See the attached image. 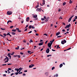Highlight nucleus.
Listing matches in <instances>:
<instances>
[{"label": "nucleus", "instance_id": "1", "mask_svg": "<svg viewBox=\"0 0 77 77\" xmlns=\"http://www.w3.org/2000/svg\"><path fill=\"white\" fill-rule=\"evenodd\" d=\"M12 14V12L11 11H8L7 12V14L8 15H11Z\"/></svg>", "mask_w": 77, "mask_h": 77}, {"label": "nucleus", "instance_id": "2", "mask_svg": "<svg viewBox=\"0 0 77 77\" xmlns=\"http://www.w3.org/2000/svg\"><path fill=\"white\" fill-rule=\"evenodd\" d=\"M42 10V9L41 8H38L36 10V11H39V12H41Z\"/></svg>", "mask_w": 77, "mask_h": 77}, {"label": "nucleus", "instance_id": "3", "mask_svg": "<svg viewBox=\"0 0 77 77\" xmlns=\"http://www.w3.org/2000/svg\"><path fill=\"white\" fill-rule=\"evenodd\" d=\"M74 15L72 16V17H71L69 19V20H68V22H70L71 21V19H72V18L74 17Z\"/></svg>", "mask_w": 77, "mask_h": 77}, {"label": "nucleus", "instance_id": "4", "mask_svg": "<svg viewBox=\"0 0 77 77\" xmlns=\"http://www.w3.org/2000/svg\"><path fill=\"white\" fill-rule=\"evenodd\" d=\"M70 26V24H69V25H66L65 27V29H66L67 28H69Z\"/></svg>", "mask_w": 77, "mask_h": 77}, {"label": "nucleus", "instance_id": "5", "mask_svg": "<svg viewBox=\"0 0 77 77\" xmlns=\"http://www.w3.org/2000/svg\"><path fill=\"white\" fill-rule=\"evenodd\" d=\"M49 48H47L46 49V52L47 53V54H48L49 53Z\"/></svg>", "mask_w": 77, "mask_h": 77}, {"label": "nucleus", "instance_id": "6", "mask_svg": "<svg viewBox=\"0 0 77 77\" xmlns=\"http://www.w3.org/2000/svg\"><path fill=\"white\" fill-rule=\"evenodd\" d=\"M34 66H35L34 65L31 64L29 65V67L30 68H32V67H33Z\"/></svg>", "mask_w": 77, "mask_h": 77}, {"label": "nucleus", "instance_id": "7", "mask_svg": "<svg viewBox=\"0 0 77 77\" xmlns=\"http://www.w3.org/2000/svg\"><path fill=\"white\" fill-rule=\"evenodd\" d=\"M45 75L47 76L48 77L49 75L48 72H46L45 73Z\"/></svg>", "mask_w": 77, "mask_h": 77}, {"label": "nucleus", "instance_id": "8", "mask_svg": "<svg viewBox=\"0 0 77 77\" xmlns=\"http://www.w3.org/2000/svg\"><path fill=\"white\" fill-rule=\"evenodd\" d=\"M29 17H26V21L28 22L29 21Z\"/></svg>", "mask_w": 77, "mask_h": 77}, {"label": "nucleus", "instance_id": "9", "mask_svg": "<svg viewBox=\"0 0 77 77\" xmlns=\"http://www.w3.org/2000/svg\"><path fill=\"white\" fill-rule=\"evenodd\" d=\"M43 43H44L43 42H41L40 43L38 44V45L39 46L42 45H43Z\"/></svg>", "mask_w": 77, "mask_h": 77}, {"label": "nucleus", "instance_id": "10", "mask_svg": "<svg viewBox=\"0 0 77 77\" xmlns=\"http://www.w3.org/2000/svg\"><path fill=\"white\" fill-rule=\"evenodd\" d=\"M8 56V57H9L10 58H11V53H9L8 55H7Z\"/></svg>", "mask_w": 77, "mask_h": 77}, {"label": "nucleus", "instance_id": "11", "mask_svg": "<svg viewBox=\"0 0 77 77\" xmlns=\"http://www.w3.org/2000/svg\"><path fill=\"white\" fill-rule=\"evenodd\" d=\"M48 46L49 47H51V45L50 44V42L49 43H48Z\"/></svg>", "mask_w": 77, "mask_h": 77}, {"label": "nucleus", "instance_id": "12", "mask_svg": "<svg viewBox=\"0 0 77 77\" xmlns=\"http://www.w3.org/2000/svg\"><path fill=\"white\" fill-rule=\"evenodd\" d=\"M60 34V32H58L56 34V36H57Z\"/></svg>", "mask_w": 77, "mask_h": 77}, {"label": "nucleus", "instance_id": "13", "mask_svg": "<svg viewBox=\"0 0 77 77\" xmlns=\"http://www.w3.org/2000/svg\"><path fill=\"white\" fill-rule=\"evenodd\" d=\"M42 5H44L45 4V0H42Z\"/></svg>", "mask_w": 77, "mask_h": 77}, {"label": "nucleus", "instance_id": "14", "mask_svg": "<svg viewBox=\"0 0 77 77\" xmlns=\"http://www.w3.org/2000/svg\"><path fill=\"white\" fill-rule=\"evenodd\" d=\"M7 58V61H5V63H6L7 62H8V61H9V60L8 59L9 58L8 57Z\"/></svg>", "mask_w": 77, "mask_h": 77}, {"label": "nucleus", "instance_id": "15", "mask_svg": "<svg viewBox=\"0 0 77 77\" xmlns=\"http://www.w3.org/2000/svg\"><path fill=\"white\" fill-rule=\"evenodd\" d=\"M45 19V22H47L48 21V18L47 17Z\"/></svg>", "mask_w": 77, "mask_h": 77}, {"label": "nucleus", "instance_id": "16", "mask_svg": "<svg viewBox=\"0 0 77 77\" xmlns=\"http://www.w3.org/2000/svg\"><path fill=\"white\" fill-rule=\"evenodd\" d=\"M60 48L59 47V45H57V46L56 49H60Z\"/></svg>", "mask_w": 77, "mask_h": 77}, {"label": "nucleus", "instance_id": "17", "mask_svg": "<svg viewBox=\"0 0 77 77\" xmlns=\"http://www.w3.org/2000/svg\"><path fill=\"white\" fill-rule=\"evenodd\" d=\"M33 17L34 18H36L37 17V15H34V16H33Z\"/></svg>", "mask_w": 77, "mask_h": 77}, {"label": "nucleus", "instance_id": "18", "mask_svg": "<svg viewBox=\"0 0 77 77\" xmlns=\"http://www.w3.org/2000/svg\"><path fill=\"white\" fill-rule=\"evenodd\" d=\"M10 22L11 23H12V21L11 20H9L7 22V24H8V23H9Z\"/></svg>", "mask_w": 77, "mask_h": 77}, {"label": "nucleus", "instance_id": "19", "mask_svg": "<svg viewBox=\"0 0 77 77\" xmlns=\"http://www.w3.org/2000/svg\"><path fill=\"white\" fill-rule=\"evenodd\" d=\"M7 35H10V36L11 37H12V35H11V34H10L9 33H7Z\"/></svg>", "mask_w": 77, "mask_h": 77}, {"label": "nucleus", "instance_id": "20", "mask_svg": "<svg viewBox=\"0 0 77 77\" xmlns=\"http://www.w3.org/2000/svg\"><path fill=\"white\" fill-rule=\"evenodd\" d=\"M55 40L54 39H53L52 41H51L50 42L51 43H53V42H54V41Z\"/></svg>", "mask_w": 77, "mask_h": 77}, {"label": "nucleus", "instance_id": "21", "mask_svg": "<svg viewBox=\"0 0 77 77\" xmlns=\"http://www.w3.org/2000/svg\"><path fill=\"white\" fill-rule=\"evenodd\" d=\"M11 34L13 35H15L16 34V33L14 32H11Z\"/></svg>", "mask_w": 77, "mask_h": 77}, {"label": "nucleus", "instance_id": "22", "mask_svg": "<svg viewBox=\"0 0 77 77\" xmlns=\"http://www.w3.org/2000/svg\"><path fill=\"white\" fill-rule=\"evenodd\" d=\"M63 66V64H61L60 65V68H61Z\"/></svg>", "mask_w": 77, "mask_h": 77}, {"label": "nucleus", "instance_id": "23", "mask_svg": "<svg viewBox=\"0 0 77 77\" xmlns=\"http://www.w3.org/2000/svg\"><path fill=\"white\" fill-rule=\"evenodd\" d=\"M23 69L21 67H20L19 69V70L21 71Z\"/></svg>", "mask_w": 77, "mask_h": 77}, {"label": "nucleus", "instance_id": "24", "mask_svg": "<svg viewBox=\"0 0 77 77\" xmlns=\"http://www.w3.org/2000/svg\"><path fill=\"white\" fill-rule=\"evenodd\" d=\"M63 42L65 43H66V40H65V39H64L63 40Z\"/></svg>", "mask_w": 77, "mask_h": 77}, {"label": "nucleus", "instance_id": "25", "mask_svg": "<svg viewBox=\"0 0 77 77\" xmlns=\"http://www.w3.org/2000/svg\"><path fill=\"white\" fill-rule=\"evenodd\" d=\"M12 31L13 32H15L16 31V30L15 29H13L12 30Z\"/></svg>", "mask_w": 77, "mask_h": 77}, {"label": "nucleus", "instance_id": "26", "mask_svg": "<svg viewBox=\"0 0 77 77\" xmlns=\"http://www.w3.org/2000/svg\"><path fill=\"white\" fill-rule=\"evenodd\" d=\"M61 43L62 44H63V45L64 44V43L63 41H61Z\"/></svg>", "mask_w": 77, "mask_h": 77}, {"label": "nucleus", "instance_id": "27", "mask_svg": "<svg viewBox=\"0 0 77 77\" xmlns=\"http://www.w3.org/2000/svg\"><path fill=\"white\" fill-rule=\"evenodd\" d=\"M33 42V41L32 39L30 40V41H29V42L30 43H31Z\"/></svg>", "mask_w": 77, "mask_h": 77}, {"label": "nucleus", "instance_id": "28", "mask_svg": "<svg viewBox=\"0 0 77 77\" xmlns=\"http://www.w3.org/2000/svg\"><path fill=\"white\" fill-rule=\"evenodd\" d=\"M6 58H5L4 60V61H6V60L7 59V58L8 57L7 56H6Z\"/></svg>", "mask_w": 77, "mask_h": 77}, {"label": "nucleus", "instance_id": "29", "mask_svg": "<svg viewBox=\"0 0 77 77\" xmlns=\"http://www.w3.org/2000/svg\"><path fill=\"white\" fill-rule=\"evenodd\" d=\"M20 48L19 46H17V48H15L16 49L18 50Z\"/></svg>", "mask_w": 77, "mask_h": 77}, {"label": "nucleus", "instance_id": "30", "mask_svg": "<svg viewBox=\"0 0 77 77\" xmlns=\"http://www.w3.org/2000/svg\"><path fill=\"white\" fill-rule=\"evenodd\" d=\"M32 26H31L30 25L29 27V29H31L32 28Z\"/></svg>", "mask_w": 77, "mask_h": 77}, {"label": "nucleus", "instance_id": "31", "mask_svg": "<svg viewBox=\"0 0 77 77\" xmlns=\"http://www.w3.org/2000/svg\"><path fill=\"white\" fill-rule=\"evenodd\" d=\"M66 4V3L64 2V3H63V6H65Z\"/></svg>", "mask_w": 77, "mask_h": 77}, {"label": "nucleus", "instance_id": "32", "mask_svg": "<svg viewBox=\"0 0 77 77\" xmlns=\"http://www.w3.org/2000/svg\"><path fill=\"white\" fill-rule=\"evenodd\" d=\"M1 29L2 30H5V28H1Z\"/></svg>", "mask_w": 77, "mask_h": 77}, {"label": "nucleus", "instance_id": "33", "mask_svg": "<svg viewBox=\"0 0 77 77\" xmlns=\"http://www.w3.org/2000/svg\"><path fill=\"white\" fill-rule=\"evenodd\" d=\"M39 5H37L36 6H35V7L36 8H37L38 7H39Z\"/></svg>", "mask_w": 77, "mask_h": 77}, {"label": "nucleus", "instance_id": "34", "mask_svg": "<svg viewBox=\"0 0 77 77\" xmlns=\"http://www.w3.org/2000/svg\"><path fill=\"white\" fill-rule=\"evenodd\" d=\"M55 68L54 66V67H52V68L51 70H53Z\"/></svg>", "mask_w": 77, "mask_h": 77}, {"label": "nucleus", "instance_id": "35", "mask_svg": "<svg viewBox=\"0 0 77 77\" xmlns=\"http://www.w3.org/2000/svg\"><path fill=\"white\" fill-rule=\"evenodd\" d=\"M72 2L71 1V0H70V1L69 2V3L70 4H71V3H72Z\"/></svg>", "mask_w": 77, "mask_h": 77}, {"label": "nucleus", "instance_id": "36", "mask_svg": "<svg viewBox=\"0 0 77 77\" xmlns=\"http://www.w3.org/2000/svg\"><path fill=\"white\" fill-rule=\"evenodd\" d=\"M17 57H18L19 58H20V55H17Z\"/></svg>", "mask_w": 77, "mask_h": 77}, {"label": "nucleus", "instance_id": "37", "mask_svg": "<svg viewBox=\"0 0 77 77\" xmlns=\"http://www.w3.org/2000/svg\"><path fill=\"white\" fill-rule=\"evenodd\" d=\"M14 53L13 52L12 53H10V54H11V55H13L14 54Z\"/></svg>", "mask_w": 77, "mask_h": 77}, {"label": "nucleus", "instance_id": "38", "mask_svg": "<svg viewBox=\"0 0 77 77\" xmlns=\"http://www.w3.org/2000/svg\"><path fill=\"white\" fill-rule=\"evenodd\" d=\"M14 28V26H11L10 27V28H11V29H12V28Z\"/></svg>", "mask_w": 77, "mask_h": 77}, {"label": "nucleus", "instance_id": "39", "mask_svg": "<svg viewBox=\"0 0 77 77\" xmlns=\"http://www.w3.org/2000/svg\"><path fill=\"white\" fill-rule=\"evenodd\" d=\"M32 29H35V27H34L33 26H32Z\"/></svg>", "mask_w": 77, "mask_h": 77}, {"label": "nucleus", "instance_id": "40", "mask_svg": "<svg viewBox=\"0 0 77 77\" xmlns=\"http://www.w3.org/2000/svg\"><path fill=\"white\" fill-rule=\"evenodd\" d=\"M29 26V25H26L25 28V29H26V28H27V27H28Z\"/></svg>", "mask_w": 77, "mask_h": 77}, {"label": "nucleus", "instance_id": "41", "mask_svg": "<svg viewBox=\"0 0 77 77\" xmlns=\"http://www.w3.org/2000/svg\"><path fill=\"white\" fill-rule=\"evenodd\" d=\"M45 23V21H42L41 22L42 24H43Z\"/></svg>", "mask_w": 77, "mask_h": 77}, {"label": "nucleus", "instance_id": "42", "mask_svg": "<svg viewBox=\"0 0 77 77\" xmlns=\"http://www.w3.org/2000/svg\"><path fill=\"white\" fill-rule=\"evenodd\" d=\"M4 35L5 36H6L7 35L6 34L4 33Z\"/></svg>", "mask_w": 77, "mask_h": 77}, {"label": "nucleus", "instance_id": "43", "mask_svg": "<svg viewBox=\"0 0 77 77\" xmlns=\"http://www.w3.org/2000/svg\"><path fill=\"white\" fill-rule=\"evenodd\" d=\"M52 56L51 55H47V57H49V56Z\"/></svg>", "mask_w": 77, "mask_h": 77}, {"label": "nucleus", "instance_id": "44", "mask_svg": "<svg viewBox=\"0 0 77 77\" xmlns=\"http://www.w3.org/2000/svg\"><path fill=\"white\" fill-rule=\"evenodd\" d=\"M18 73H19V72H16V73H15V74H16V75H17L18 74Z\"/></svg>", "mask_w": 77, "mask_h": 77}, {"label": "nucleus", "instance_id": "45", "mask_svg": "<svg viewBox=\"0 0 77 77\" xmlns=\"http://www.w3.org/2000/svg\"><path fill=\"white\" fill-rule=\"evenodd\" d=\"M41 20H45V19L44 18H42L41 19Z\"/></svg>", "mask_w": 77, "mask_h": 77}, {"label": "nucleus", "instance_id": "46", "mask_svg": "<svg viewBox=\"0 0 77 77\" xmlns=\"http://www.w3.org/2000/svg\"><path fill=\"white\" fill-rule=\"evenodd\" d=\"M27 52L29 54H30V53L31 52V51H27Z\"/></svg>", "mask_w": 77, "mask_h": 77}, {"label": "nucleus", "instance_id": "47", "mask_svg": "<svg viewBox=\"0 0 77 77\" xmlns=\"http://www.w3.org/2000/svg\"><path fill=\"white\" fill-rule=\"evenodd\" d=\"M20 54H21L23 55V52H20Z\"/></svg>", "mask_w": 77, "mask_h": 77}, {"label": "nucleus", "instance_id": "48", "mask_svg": "<svg viewBox=\"0 0 77 77\" xmlns=\"http://www.w3.org/2000/svg\"><path fill=\"white\" fill-rule=\"evenodd\" d=\"M8 69L9 71V70H12L11 69V68H8Z\"/></svg>", "mask_w": 77, "mask_h": 77}, {"label": "nucleus", "instance_id": "49", "mask_svg": "<svg viewBox=\"0 0 77 77\" xmlns=\"http://www.w3.org/2000/svg\"><path fill=\"white\" fill-rule=\"evenodd\" d=\"M35 35H36V36H38L39 35V34L38 33H36L35 34Z\"/></svg>", "mask_w": 77, "mask_h": 77}, {"label": "nucleus", "instance_id": "50", "mask_svg": "<svg viewBox=\"0 0 77 77\" xmlns=\"http://www.w3.org/2000/svg\"><path fill=\"white\" fill-rule=\"evenodd\" d=\"M17 31H18L19 32H21V31L20 30H17Z\"/></svg>", "mask_w": 77, "mask_h": 77}, {"label": "nucleus", "instance_id": "51", "mask_svg": "<svg viewBox=\"0 0 77 77\" xmlns=\"http://www.w3.org/2000/svg\"><path fill=\"white\" fill-rule=\"evenodd\" d=\"M32 32V31H30V32H29L28 33L29 34V33H31Z\"/></svg>", "mask_w": 77, "mask_h": 77}, {"label": "nucleus", "instance_id": "52", "mask_svg": "<svg viewBox=\"0 0 77 77\" xmlns=\"http://www.w3.org/2000/svg\"><path fill=\"white\" fill-rule=\"evenodd\" d=\"M75 19H77V16H75Z\"/></svg>", "mask_w": 77, "mask_h": 77}, {"label": "nucleus", "instance_id": "53", "mask_svg": "<svg viewBox=\"0 0 77 77\" xmlns=\"http://www.w3.org/2000/svg\"><path fill=\"white\" fill-rule=\"evenodd\" d=\"M44 35H46V36H48L47 34H46V33L44 34Z\"/></svg>", "mask_w": 77, "mask_h": 77}, {"label": "nucleus", "instance_id": "54", "mask_svg": "<svg viewBox=\"0 0 77 77\" xmlns=\"http://www.w3.org/2000/svg\"><path fill=\"white\" fill-rule=\"evenodd\" d=\"M27 28H26V29H25L24 31H27Z\"/></svg>", "mask_w": 77, "mask_h": 77}, {"label": "nucleus", "instance_id": "55", "mask_svg": "<svg viewBox=\"0 0 77 77\" xmlns=\"http://www.w3.org/2000/svg\"><path fill=\"white\" fill-rule=\"evenodd\" d=\"M71 48H68L67 49V50H70V49H71Z\"/></svg>", "mask_w": 77, "mask_h": 77}, {"label": "nucleus", "instance_id": "56", "mask_svg": "<svg viewBox=\"0 0 77 77\" xmlns=\"http://www.w3.org/2000/svg\"><path fill=\"white\" fill-rule=\"evenodd\" d=\"M14 73H12L11 74V76H12L14 75Z\"/></svg>", "mask_w": 77, "mask_h": 77}, {"label": "nucleus", "instance_id": "57", "mask_svg": "<svg viewBox=\"0 0 77 77\" xmlns=\"http://www.w3.org/2000/svg\"><path fill=\"white\" fill-rule=\"evenodd\" d=\"M23 49H24V48H21L20 49V50H22Z\"/></svg>", "mask_w": 77, "mask_h": 77}, {"label": "nucleus", "instance_id": "58", "mask_svg": "<svg viewBox=\"0 0 77 77\" xmlns=\"http://www.w3.org/2000/svg\"><path fill=\"white\" fill-rule=\"evenodd\" d=\"M14 57H17V55H14Z\"/></svg>", "mask_w": 77, "mask_h": 77}, {"label": "nucleus", "instance_id": "59", "mask_svg": "<svg viewBox=\"0 0 77 77\" xmlns=\"http://www.w3.org/2000/svg\"><path fill=\"white\" fill-rule=\"evenodd\" d=\"M25 43L26 42V41H25V40H24L23 41Z\"/></svg>", "mask_w": 77, "mask_h": 77}, {"label": "nucleus", "instance_id": "60", "mask_svg": "<svg viewBox=\"0 0 77 77\" xmlns=\"http://www.w3.org/2000/svg\"><path fill=\"white\" fill-rule=\"evenodd\" d=\"M60 11H61L60 9H58V11L60 12Z\"/></svg>", "mask_w": 77, "mask_h": 77}, {"label": "nucleus", "instance_id": "61", "mask_svg": "<svg viewBox=\"0 0 77 77\" xmlns=\"http://www.w3.org/2000/svg\"><path fill=\"white\" fill-rule=\"evenodd\" d=\"M19 69H18L17 70V72H18L19 71Z\"/></svg>", "mask_w": 77, "mask_h": 77}, {"label": "nucleus", "instance_id": "62", "mask_svg": "<svg viewBox=\"0 0 77 77\" xmlns=\"http://www.w3.org/2000/svg\"><path fill=\"white\" fill-rule=\"evenodd\" d=\"M11 64H11V63H10L8 64H7V65H11Z\"/></svg>", "mask_w": 77, "mask_h": 77}, {"label": "nucleus", "instance_id": "63", "mask_svg": "<svg viewBox=\"0 0 77 77\" xmlns=\"http://www.w3.org/2000/svg\"><path fill=\"white\" fill-rule=\"evenodd\" d=\"M63 32H65V30L64 29H62Z\"/></svg>", "mask_w": 77, "mask_h": 77}, {"label": "nucleus", "instance_id": "64", "mask_svg": "<svg viewBox=\"0 0 77 77\" xmlns=\"http://www.w3.org/2000/svg\"><path fill=\"white\" fill-rule=\"evenodd\" d=\"M76 20L75 19L73 20V22H74Z\"/></svg>", "mask_w": 77, "mask_h": 77}]
</instances>
